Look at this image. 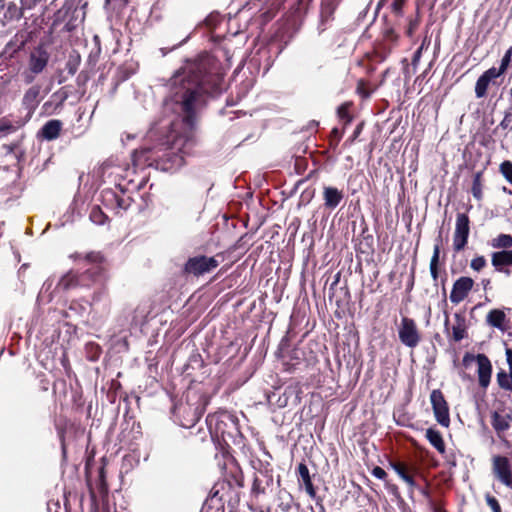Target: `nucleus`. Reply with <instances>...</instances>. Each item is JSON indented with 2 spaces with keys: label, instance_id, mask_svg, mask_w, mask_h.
<instances>
[{
  "label": "nucleus",
  "instance_id": "obj_1",
  "mask_svg": "<svg viewBox=\"0 0 512 512\" xmlns=\"http://www.w3.org/2000/svg\"><path fill=\"white\" fill-rule=\"evenodd\" d=\"M220 77L206 73L203 63L186 66L170 80V93L164 102L165 111L178 115L171 122L166 142L154 147L135 150L132 160L135 167L155 166L165 172H175L184 165L194 144L193 121L196 112L205 102L206 94L220 91Z\"/></svg>",
  "mask_w": 512,
  "mask_h": 512
},
{
  "label": "nucleus",
  "instance_id": "obj_2",
  "mask_svg": "<svg viewBox=\"0 0 512 512\" xmlns=\"http://www.w3.org/2000/svg\"><path fill=\"white\" fill-rule=\"evenodd\" d=\"M470 233L469 217L465 213H458L456 216L455 231L453 235V248L456 252L462 251Z\"/></svg>",
  "mask_w": 512,
  "mask_h": 512
},
{
  "label": "nucleus",
  "instance_id": "obj_3",
  "mask_svg": "<svg viewBox=\"0 0 512 512\" xmlns=\"http://www.w3.org/2000/svg\"><path fill=\"white\" fill-rule=\"evenodd\" d=\"M398 335L400 341L409 348L416 347L420 342V335L413 319L403 317L399 326Z\"/></svg>",
  "mask_w": 512,
  "mask_h": 512
},
{
  "label": "nucleus",
  "instance_id": "obj_4",
  "mask_svg": "<svg viewBox=\"0 0 512 512\" xmlns=\"http://www.w3.org/2000/svg\"><path fill=\"white\" fill-rule=\"evenodd\" d=\"M492 473L506 487H512V465L507 457L496 455L492 458Z\"/></svg>",
  "mask_w": 512,
  "mask_h": 512
},
{
  "label": "nucleus",
  "instance_id": "obj_5",
  "mask_svg": "<svg viewBox=\"0 0 512 512\" xmlns=\"http://www.w3.org/2000/svg\"><path fill=\"white\" fill-rule=\"evenodd\" d=\"M430 401L437 422L448 427L450 423L449 408L442 392L438 389L433 390L430 394Z\"/></svg>",
  "mask_w": 512,
  "mask_h": 512
},
{
  "label": "nucleus",
  "instance_id": "obj_6",
  "mask_svg": "<svg viewBox=\"0 0 512 512\" xmlns=\"http://www.w3.org/2000/svg\"><path fill=\"white\" fill-rule=\"evenodd\" d=\"M218 266V261L214 257L198 256L190 258L186 265L185 270L188 273L196 276L210 272Z\"/></svg>",
  "mask_w": 512,
  "mask_h": 512
},
{
  "label": "nucleus",
  "instance_id": "obj_7",
  "mask_svg": "<svg viewBox=\"0 0 512 512\" xmlns=\"http://www.w3.org/2000/svg\"><path fill=\"white\" fill-rule=\"evenodd\" d=\"M473 285L474 281L470 277H460L457 279L450 293V301L454 304L462 302L471 291Z\"/></svg>",
  "mask_w": 512,
  "mask_h": 512
},
{
  "label": "nucleus",
  "instance_id": "obj_8",
  "mask_svg": "<svg viewBox=\"0 0 512 512\" xmlns=\"http://www.w3.org/2000/svg\"><path fill=\"white\" fill-rule=\"evenodd\" d=\"M49 61V53L42 47L35 48L29 56L28 68L36 73H41Z\"/></svg>",
  "mask_w": 512,
  "mask_h": 512
},
{
  "label": "nucleus",
  "instance_id": "obj_9",
  "mask_svg": "<svg viewBox=\"0 0 512 512\" xmlns=\"http://www.w3.org/2000/svg\"><path fill=\"white\" fill-rule=\"evenodd\" d=\"M476 362L478 365L477 373H478V380L479 385L486 389L491 380V374H492V365L489 360V358L484 354H478L476 356Z\"/></svg>",
  "mask_w": 512,
  "mask_h": 512
},
{
  "label": "nucleus",
  "instance_id": "obj_10",
  "mask_svg": "<svg viewBox=\"0 0 512 512\" xmlns=\"http://www.w3.org/2000/svg\"><path fill=\"white\" fill-rule=\"evenodd\" d=\"M491 264L496 271L509 276L511 272L506 267L512 266V250H502L492 253Z\"/></svg>",
  "mask_w": 512,
  "mask_h": 512
},
{
  "label": "nucleus",
  "instance_id": "obj_11",
  "mask_svg": "<svg viewBox=\"0 0 512 512\" xmlns=\"http://www.w3.org/2000/svg\"><path fill=\"white\" fill-rule=\"evenodd\" d=\"M500 77L496 73V68L491 67L486 70L476 81L475 84V95L477 98H483L487 94V90L489 85L493 82L494 79Z\"/></svg>",
  "mask_w": 512,
  "mask_h": 512
},
{
  "label": "nucleus",
  "instance_id": "obj_12",
  "mask_svg": "<svg viewBox=\"0 0 512 512\" xmlns=\"http://www.w3.org/2000/svg\"><path fill=\"white\" fill-rule=\"evenodd\" d=\"M62 130V122L57 119L49 120L40 130L43 139L52 141L59 137Z\"/></svg>",
  "mask_w": 512,
  "mask_h": 512
},
{
  "label": "nucleus",
  "instance_id": "obj_13",
  "mask_svg": "<svg viewBox=\"0 0 512 512\" xmlns=\"http://www.w3.org/2000/svg\"><path fill=\"white\" fill-rule=\"evenodd\" d=\"M486 322L500 331L506 330V314L503 310L493 309L486 316Z\"/></svg>",
  "mask_w": 512,
  "mask_h": 512
},
{
  "label": "nucleus",
  "instance_id": "obj_14",
  "mask_svg": "<svg viewBox=\"0 0 512 512\" xmlns=\"http://www.w3.org/2000/svg\"><path fill=\"white\" fill-rule=\"evenodd\" d=\"M324 204L327 208L334 209L343 199V194L335 187H325L323 191Z\"/></svg>",
  "mask_w": 512,
  "mask_h": 512
},
{
  "label": "nucleus",
  "instance_id": "obj_15",
  "mask_svg": "<svg viewBox=\"0 0 512 512\" xmlns=\"http://www.w3.org/2000/svg\"><path fill=\"white\" fill-rule=\"evenodd\" d=\"M39 95H40V87L32 86L30 87L23 96V105L28 110H35L39 103Z\"/></svg>",
  "mask_w": 512,
  "mask_h": 512
},
{
  "label": "nucleus",
  "instance_id": "obj_16",
  "mask_svg": "<svg viewBox=\"0 0 512 512\" xmlns=\"http://www.w3.org/2000/svg\"><path fill=\"white\" fill-rule=\"evenodd\" d=\"M426 438L439 453L443 454L445 452V444L439 431L428 428L426 430Z\"/></svg>",
  "mask_w": 512,
  "mask_h": 512
},
{
  "label": "nucleus",
  "instance_id": "obj_17",
  "mask_svg": "<svg viewBox=\"0 0 512 512\" xmlns=\"http://www.w3.org/2000/svg\"><path fill=\"white\" fill-rule=\"evenodd\" d=\"M298 473H299V476L300 478L302 479L304 485H305V489H306V492L308 493V495L311 497V498H315L316 497V490L312 484V481H311V478H310V475H309V469L308 467L301 463L299 464L298 466Z\"/></svg>",
  "mask_w": 512,
  "mask_h": 512
},
{
  "label": "nucleus",
  "instance_id": "obj_18",
  "mask_svg": "<svg viewBox=\"0 0 512 512\" xmlns=\"http://www.w3.org/2000/svg\"><path fill=\"white\" fill-rule=\"evenodd\" d=\"M466 336L465 320L459 314L455 315V324L452 326V337L456 342L461 341Z\"/></svg>",
  "mask_w": 512,
  "mask_h": 512
},
{
  "label": "nucleus",
  "instance_id": "obj_19",
  "mask_svg": "<svg viewBox=\"0 0 512 512\" xmlns=\"http://www.w3.org/2000/svg\"><path fill=\"white\" fill-rule=\"evenodd\" d=\"M490 245L494 249L511 250L512 236L510 234H499L491 240Z\"/></svg>",
  "mask_w": 512,
  "mask_h": 512
},
{
  "label": "nucleus",
  "instance_id": "obj_20",
  "mask_svg": "<svg viewBox=\"0 0 512 512\" xmlns=\"http://www.w3.org/2000/svg\"><path fill=\"white\" fill-rule=\"evenodd\" d=\"M510 418L507 415H502L498 412L492 414V426L498 432L507 430L510 426Z\"/></svg>",
  "mask_w": 512,
  "mask_h": 512
},
{
  "label": "nucleus",
  "instance_id": "obj_21",
  "mask_svg": "<svg viewBox=\"0 0 512 512\" xmlns=\"http://www.w3.org/2000/svg\"><path fill=\"white\" fill-rule=\"evenodd\" d=\"M392 468L410 488L413 489L416 486L414 479L407 473L406 467L403 464L393 463Z\"/></svg>",
  "mask_w": 512,
  "mask_h": 512
},
{
  "label": "nucleus",
  "instance_id": "obj_22",
  "mask_svg": "<svg viewBox=\"0 0 512 512\" xmlns=\"http://www.w3.org/2000/svg\"><path fill=\"white\" fill-rule=\"evenodd\" d=\"M440 255V245L436 243L433 249V255L430 261V273L434 281L438 279V262Z\"/></svg>",
  "mask_w": 512,
  "mask_h": 512
},
{
  "label": "nucleus",
  "instance_id": "obj_23",
  "mask_svg": "<svg viewBox=\"0 0 512 512\" xmlns=\"http://www.w3.org/2000/svg\"><path fill=\"white\" fill-rule=\"evenodd\" d=\"M497 382L498 385L507 391H512V373L505 371H500L497 373Z\"/></svg>",
  "mask_w": 512,
  "mask_h": 512
},
{
  "label": "nucleus",
  "instance_id": "obj_24",
  "mask_svg": "<svg viewBox=\"0 0 512 512\" xmlns=\"http://www.w3.org/2000/svg\"><path fill=\"white\" fill-rule=\"evenodd\" d=\"M78 283V278L74 274L68 273L59 280L57 287L63 290H68L77 286Z\"/></svg>",
  "mask_w": 512,
  "mask_h": 512
},
{
  "label": "nucleus",
  "instance_id": "obj_25",
  "mask_svg": "<svg viewBox=\"0 0 512 512\" xmlns=\"http://www.w3.org/2000/svg\"><path fill=\"white\" fill-rule=\"evenodd\" d=\"M351 104L346 102L339 106L337 109V115L340 121L343 122L344 126L348 125L352 121V116L349 114V108Z\"/></svg>",
  "mask_w": 512,
  "mask_h": 512
},
{
  "label": "nucleus",
  "instance_id": "obj_26",
  "mask_svg": "<svg viewBox=\"0 0 512 512\" xmlns=\"http://www.w3.org/2000/svg\"><path fill=\"white\" fill-rule=\"evenodd\" d=\"M116 194L117 193L111 189L103 190L101 193L103 205L114 210Z\"/></svg>",
  "mask_w": 512,
  "mask_h": 512
},
{
  "label": "nucleus",
  "instance_id": "obj_27",
  "mask_svg": "<svg viewBox=\"0 0 512 512\" xmlns=\"http://www.w3.org/2000/svg\"><path fill=\"white\" fill-rule=\"evenodd\" d=\"M90 220L98 225H103L108 220V217L104 214L100 207L95 206L90 212Z\"/></svg>",
  "mask_w": 512,
  "mask_h": 512
},
{
  "label": "nucleus",
  "instance_id": "obj_28",
  "mask_svg": "<svg viewBox=\"0 0 512 512\" xmlns=\"http://www.w3.org/2000/svg\"><path fill=\"white\" fill-rule=\"evenodd\" d=\"M512 60V47H510L504 54V56L501 59V63L499 68H496V73L501 76L503 75L508 67L510 66Z\"/></svg>",
  "mask_w": 512,
  "mask_h": 512
},
{
  "label": "nucleus",
  "instance_id": "obj_29",
  "mask_svg": "<svg viewBox=\"0 0 512 512\" xmlns=\"http://www.w3.org/2000/svg\"><path fill=\"white\" fill-rule=\"evenodd\" d=\"M131 204V199L129 197H124L116 194L115 213L118 214L121 210H127Z\"/></svg>",
  "mask_w": 512,
  "mask_h": 512
},
{
  "label": "nucleus",
  "instance_id": "obj_30",
  "mask_svg": "<svg viewBox=\"0 0 512 512\" xmlns=\"http://www.w3.org/2000/svg\"><path fill=\"white\" fill-rule=\"evenodd\" d=\"M471 192L477 200L482 199V183H481V174L480 173H477L474 176Z\"/></svg>",
  "mask_w": 512,
  "mask_h": 512
},
{
  "label": "nucleus",
  "instance_id": "obj_31",
  "mask_svg": "<svg viewBox=\"0 0 512 512\" xmlns=\"http://www.w3.org/2000/svg\"><path fill=\"white\" fill-rule=\"evenodd\" d=\"M500 172L505 177L507 181L512 183V162L511 161H504L500 165Z\"/></svg>",
  "mask_w": 512,
  "mask_h": 512
},
{
  "label": "nucleus",
  "instance_id": "obj_32",
  "mask_svg": "<svg viewBox=\"0 0 512 512\" xmlns=\"http://www.w3.org/2000/svg\"><path fill=\"white\" fill-rule=\"evenodd\" d=\"M16 130V127L13 126L9 121L2 120L0 122V138L14 132Z\"/></svg>",
  "mask_w": 512,
  "mask_h": 512
},
{
  "label": "nucleus",
  "instance_id": "obj_33",
  "mask_svg": "<svg viewBox=\"0 0 512 512\" xmlns=\"http://www.w3.org/2000/svg\"><path fill=\"white\" fill-rule=\"evenodd\" d=\"M407 0H394L391 4V10H392V13L397 16V17H400L403 15V7L405 5Z\"/></svg>",
  "mask_w": 512,
  "mask_h": 512
},
{
  "label": "nucleus",
  "instance_id": "obj_34",
  "mask_svg": "<svg viewBox=\"0 0 512 512\" xmlns=\"http://www.w3.org/2000/svg\"><path fill=\"white\" fill-rule=\"evenodd\" d=\"M485 499L487 505L491 508L492 512H501L500 504L494 496L487 494L485 496Z\"/></svg>",
  "mask_w": 512,
  "mask_h": 512
},
{
  "label": "nucleus",
  "instance_id": "obj_35",
  "mask_svg": "<svg viewBox=\"0 0 512 512\" xmlns=\"http://www.w3.org/2000/svg\"><path fill=\"white\" fill-rule=\"evenodd\" d=\"M471 268L480 271L486 266V259L483 256L475 257L471 260Z\"/></svg>",
  "mask_w": 512,
  "mask_h": 512
},
{
  "label": "nucleus",
  "instance_id": "obj_36",
  "mask_svg": "<svg viewBox=\"0 0 512 512\" xmlns=\"http://www.w3.org/2000/svg\"><path fill=\"white\" fill-rule=\"evenodd\" d=\"M424 46H425V41H423V43L421 44V46L415 51L414 55H413V58H412V66L414 68L417 67V65L419 64L420 62V59H421V56H422V51L424 49Z\"/></svg>",
  "mask_w": 512,
  "mask_h": 512
},
{
  "label": "nucleus",
  "instance_id": "obj_37",
  "mask_svg": "<svg viewBox=\"0 0 512 512\" xmlns=\"http://www.w3.org/2000/svg\"><path fill=\"white\" fill-rule=\"evenodd\" d=\"M39 73L31 71L29 68L22 73L23 80L26 84H30L34 81L35 76Z\"/></svg>",
  "mask_w": 512,
  "mask_h": 512
},
{
  "label": "nucleus",
  "instance_id": "obj_38",
  "mask_svg": "<svg viewBox=\"0 0 512 512\" xmlns=\"http://www.w3.org/2000/svg\"><path fill=\"white\" fill-rule=\"evenodd\" d=\"M3 149L5 150L6 154H14L15 158L18 159L17 150H18V143L13 144H5L3 145Z\"/></svg>",
  "mask_w": 512,
  "mask_h": 512
},
{
  "label": "nucleus",
  "instance_id": "obj_39",
  "mask_svg": "<svg viewBox=\"0 0 512 512\" xmlns=\"http://www.w3.org/2000/svg\"><path fill=\"white\" fill-rule=\"evenodd\" d=\"M372 474H373L374 477H376L378 479H385V477L387 476L386 471L383 468L379 467V466L375 467L372 470Z\"/></svg>",
  "mask_w": 512,
  "mask_h": 512
},
{
  "label": "nucleus",
  "instance_id": "obj_40",
  "mask_svg": "<svg viewBox=\"0 0 512 512\" xmlns=\"http://www.w3.org/2000/svg\"><path fill=\"white\" fill-rule=\"evenodd\" d=\"M500 126L503 129L512 128V116L510 114L505 115L504 119L500 123Z\"/></svg>",
  "mask_w": 512,
  "mask_h": 512
},
{
  "label": "nucleus",
  "instance_id": "obj_41",
  "mask_svg": "<svg viewBox=\"0 0 512 512\" xmlns=\"http://www.w3.org/2000/svg\"><path fill=\"white\" fill-rule=\"evenodd\" d=\"M417 26H418V21H417V20H412V19H411V20L409 21V25H408V27H407L406 34H407L408 36H412V35H413V33H414V31L416 30Z\"/></svg>",
  "mask_w": 512,
  "mask_h": 512
},
{
  "label": "nucleus",
  "instance_id": "obj_42",
  "mask_svg": "<svg viewBox=\"0 0 512 512\" xmlns=\"http://www.w3.org/2000/svg\"><path fill=\"white\" fill-rule=\"evenodd\" d=\"M505 354H506L509 371L512 373V349L506 348Z\"/></svg>",
  "mask_w": 512,
  "mask_h": 512
},
{
  "label": "nucleus",
  "instance_id": "obj_43",
  "mask_svg": "<svg viewBox=\"0 0 512 512\" xmlns=\"http://www.w3.org/2000/svg\"><path fill=\"white\" fill-rule=\"evenodd\" d=\"M52 285V282L47 280L46 282H44L43 286H42V291H47Z\"/></svg>",
  "mask_w": 512,
  "mask_h": 512
},
{
  "label": "nucleus",
  "instance_id": "obj_44",
  "mask_svg": "<svg viewBox=\"0 0 512 512\" xmlns=\"http://www.w3.org/2000/svg\"><path fill=\"white\" fill-rule=\"evenodd\" d=\"M102 293H103V292H97V293H95V294L93 295V301H94V302L99 301V300H100V298H101Z\"/></svg>",
  "mask_w": 512,
  "mask_h": 512
},
{
  "label": "nucleus",
  "instance_id": "obj_45",
  "mask_svg": "<svg viewBox=\"0 0 512 512\" xmlns=\"http://www.w3.org/2000/svg\"><path fill=\"white\" fill-rule=\"evenodd\" d=\"M68 70H69V73L74 74L75 71H76V67L72 66L71 63L69 62L68 63Z\"/></svg>",
  "mask_w": 512,
  "mask_h": 512
},
{
  "label": "nucleus",
  "instance_id": "obj_46",
  "mask_svg": "<svg viewBox=\"0 0 512 512\" xmlns=\"http://www.w3.org/2000/svg\"><path fill=\"white\" fill-rule=\"evenodd\" d=\"M199 417L198 416H194L193 418H191L189 420V425H193L196 421H198Z\"/></svg>",
  "mask_w": 512,
  "mask_h": 512
},
{
  "label": "nucleus",
  "instance_id": "obj_47",
  "mask_svg": "<svg viewBox=\"0 0 512 512\" xmlns=\"http://www.w3.org/2000/svg\"><path fill=\"white\" fill-rule=\"evenodd\" d=\"M88 257H89V259H91V260H93V261H96V259L98 258V256H97V255H95V254H91V255H89Z\"/></svg>",
  "mask_w": 512,
  "mask_h": 512
},
{
  "label": "nucleus",
  "instance_id": "obj_48",
  "mask_svg": "<svg viewBox=\"0 0 512 512\" xmlns=\"http://www.w3.org/2000/svg\"><path fill=\"white\" fill-rule=\"evenodd\" d=\"M12 46V41L7 44V48Z\"/></svg>",
  "mask_w": 512,
  "mask_h": 512
}]
</instances>
